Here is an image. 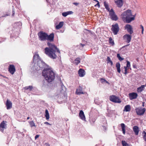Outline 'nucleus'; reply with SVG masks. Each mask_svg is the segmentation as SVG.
Segmentation results:
<instances>
[{
  "label": "nucleus",
  "mask_w": 146,
  "mask_h": 146,
  "mask_svg": "<svg viewBox=\"0 0 146 146\" xmlns=\"http://www.w3.org/2000/svg\"><path fill=\"white\" fill-rule=\"evenodd\" d=\"M79 3H76V2H74L73 3V4L75 5L76 6H77L79 4Z\"/></svg>",
  "instance_id": "864d4df0"
},
{
  "label": "nucleus",
  "mask_w": 146,
  "mask_h": 146,
  "mask_svg": "<svg viewBox=\"0 0 146 146\" xmlns=\"http://www.w3.org/2000/svg\"><path fill=\"white\" fill-rule=\"evenodd\" d=\"M25 89L26 90H28V89H29V87H28V86H26V87H25Z\"/></svg>",
  "instance_id": "13d9d810"
},
{
  "label": "nucleus",
  "mask_w": 146,
  "mask_h": 146,
  "mask_svg": "<svg viewBox=\"0 0 146 146\" xmlns=\"http://www.w3.org/2000/svg\"><path fill=\"white\" fill-rule=\"evenodd\" d=\"M131 110V106L130 105H127L125 106L124 108L123 111L126 112L129 111Z\"/></svg>",
  "instance_id": "4be33fe9"
},
{
  "label": "nucleus",
  "mask_w": 146,
  "mask_h": 146,
  "mask_svg": "<svg viewBox=\"0 0 146 146\" xmlns=\"http://www.w3.org/2000/svg\"><path fill=\"white\" fill-rule=\"evenodd\" d=\"M47 35L46 40L49 41L50 42H53L54 41V33H52L49 35H48L47 34Z\"/></svg>",
  "instance_id": "4468645a"
},
{
  "label": "nucleus",
  "mask_w": 146,
  "mask_h": 146,
  "mask_svg": "<svg viewBox=\"0 0 146 146\" xmlns=\"http://www.w3.org/2000/svg\"><path fill=\"white\" fill-rule=\"evenodd\" d=\"M109 15L111 17V19L115 21H116L118 19L117 16L115 14V13L113 9H111L109 13Z\"/></svg>",
  "instance_id": "6e6552de"
},
{
  "label": "nucleus",
  "mask_w": 146,
  "mask_h": 146,
  "mask_svg": "<svg viewBox=\"0 0 146 146\" xmlns=\"http://www.w3.org/2000/svg\"><path fill=\"white\" fill-rule=\"evenodd\" d=\"M29 124L31 127H35V125L33 121H31L29 122Z\"/></svg>",
  "instance_id": "ea45409f"
},
{
  "label": "nucleus",
  "mask_w": 146,
  "mask_h": 146,
  "mask_svg": "<svg viewBox=\"0 0 146 146\" xmlns=\"http://www.w3.org/2000/svg\"><path fill=\"white\" fill-rule=\"evenodd\" d=\"M117 56L119 60L120 61L124 59L123 58L121 57L120 56V54H117Z\"/></svg>",
  "instance_id": "58836bf2"
},
{
  "label": "nucleus",
  "mask_w": 146,
  "mask_h": 146,
  "mask_svg": "<svg viewBox=\"0 0 146 146\" xmlns=\"http://www.w3.org/2000/svg\"><path fill=\"white\" fill-rule=\"evenodd\" d=\"M109 100L110 101L115 103H120L121 102L118 97L113 95L109 96Z\"/></svg>",
  "instance_id": "0eeeda50"
},
{
  "label": "nucleus",
  "mask_w": 146,
  "mask_h": 146,
  "mask_svg": "<svg viewBox=\"0 0 146 146\" xmlns=\"http://www.w3.org/2000/svg\"><path fill=\"white\" fill-rule=\"evenodd\" d=\"M142 98L144 101H146V95L145 96H143Z\"/></svg>",
  "instance_id": "603ef678"
},
{
  "label": "nucleus",
  "mask_w": 146,
  "mask_h": 146,
  "mask_svg": "<svg viewBox=\"0 0 146 146\" xmlns=\"http://www.w3.org/2000/svg\"><path fill=\"white\" fill-rule=\"evenodd\" d=\"M84 30L85 31H86L87 32H85V33L87 34L88 33H90L92 35V32L90 30L87 29H84Z\"/></svg>",
  "instance_id": "4c0bfd02"
},
{
  "label": "nucleus",
  "mask_w": 146,
  "mask_h": 146,
  "mask_svg": "<svg viewBox=\"0 0 146 146\" xmlns=\"http://www.w3.org/2000/svg\"><path fill=\"white\" fill-rule=\"evenodd\" d=\"M120 64H116L117 71L119 73H120L121 71V70L120 68Z\"/></svg>",
  "instance_id": "72a5a7b5"
},
{
  "label": "nucleus",
  "mask_w": 146,
  "mask_h": 146,
  "mask_svg": "<svg viewBox=\"0 0 146 146\" xmlns=\"http://www.w3.org/2000/svg\"><path fill=\"white\" fill-rule=\"evenodd\" d=\"M133 66L134 68H136V66L135 64H133Z\"/></svg>",
  "instance_id": "052dcab7"
},
{
  "label": "nucleus",
  "mask_w": 146,
  "mask_h": 146,
  "mask_svg": "<svg viewBox=\"0 0 146 146\" xmlns=\"http://www.w3.org/2000/svg\"><path fill=\"white\" fill-rule=\"evenodd\" d=\"M125 29H127L128 32L130 35H131L133 32V28L131 25L129 24H127L125 26Z\"/></svg>",
  "instance_id": "9b49d317"
},
{
  "label": "nucleus",
  "mask_w": 146,
  "mask_h": 146,
  "mask_svg": "<svg viewBox=\"0 0 146 146\" xmlns=\"http://www.w3.org/2000/svg\"><path fill=\"white\" fill-rule=\"evenodd\" d=\"M80 118L83 120H85L86 118L84 112L82 110H80L79 113Z\"/></svg>",
  "instance_id": "a211bd4d"
},
{
  "label": "nucleus",
  "mask_w": 146,
  "mask_h": 146,
  "mask_svg": "<svg viewBox=\"0 0 146 146\" xmlns=\"http://www.w3.org/2000/svg\"><path fill=\"white\" fill-rule=\"evenodd\" d=\"M28 87H29V89L30 91H31L33 88V87L32 86H28Z\"/></svg>",
  "instance_id": "de8ad7c7"
},
{
  "label": "nucleus",
  "mask_w": 146,
  "mask_h": 146,
  "mask_svg": "<svg viewBox=\"0 0 146 146\" xmlns=\"http://www.w3.org/2000/svg\"><path fill=\"white\" fill-rule=\"evenodd\" d=\"M136 60L137 62H139V58H137Z\"/></svg>",
  "instance_id": "69168bd1"
},
{
  "label": "nucleus",
  "mask_w": 146,
  "mask_h": 146,
  "mask_svg": "<svg viewBox=\"0 0 146 146\" xmlns=\"http://www.w3.org/2000/svg\"><path fill=\"white\" fill-rule=\"evenodd\" d=\"M6 125L5 124L4 121H2L0 124V130L3 132L4 129L5 128Z\"/></svg>",
  "instance_id": "aec40b11"
},
{
  "label": "nucleus",
  "mask_w": 146,
  "mask_h": 146,
  "mask_svg": "<svg viewBox=\"0 0 146 146\" xmlns=\"http://www.w3.org/2000/svg\"><path fill=\"white\" fill-rule=\"evenodd\" d=\"M45 145L46 146H50L49 144L48 143H45Z\"/></svg>",
  "instance_id": "bf43d9fd"
},
{
  "label": "nucleus",
  "mask_w": 146,
  "mask_h": 146,
  "mask_svg": "<svg viewBox=\"0 0 146 146\" xmlns=\"http://www.w3.org/2000/svg\"><path fill=\"white\" fill-rule=\"evenodd\" d=\"M136 15V14L133 15L131 10L128 9L123 12L121 16L124 22L129 23L135 20Z\"/></svg>",
  "instance_id": "f03ea898"
},
{
  "label": "nucleus",
  "mask_w": 146,
  "mask_h": 146,
  "mask_svg": "<svg viewBox=\"0 0 146 146\" xmlns=\"http://www.w3.org/2000/svg\"><path fill=\"white\" fill-rule=\"evenodd\" d=\"M33 63L34 64H46L40 58L37 52H35L34 54L33 58Z\"/></svg>",
  "instance_id": "20e7f679"
},
{
  "label": "nucleus",
  "mask_w": 146,
  "mask_h": 146,
  "mask_svg": "<svg viewBox=\"0 0 146 146\" xmlns=\"http://www.w3.org/2000/svg\"><path fill=\"white\" fill-rule=\"evenodd\" d=\"M121 144L123 146H129V144L127 143L126 141L122 140L121 141Z\"/></svg>",
  "instance_id": "f704fd0d"
},
{
  "label": "nucleus",
  "mask_w": 146,
  "mask_h": 146,
  "mask_svg": "<svg viewBox=\"0 0 146 146\" xmlns=\"http://www.w3.org/2000/svg\"><path fill=\"white\" fill-rule=\"evenodd\" d=\"M131 35L127 34L124 35L123 36V39L126 40V42L127 43H129L131 41L132 38V36Z\"/></svg>",
  "instance_id": "ddd939ff"
},
{
  "label": "nucleus",
  "mask_w": 146,
  "mask_h": 146,
  "mask_svg": "<svg viewBox=\"0 0 146 146\" xmlns=\"http://www.w3.org/2000/svg\"><path fill=\"white\" fill-rule=\"evenodd\" d=\"M111 29L114 35H117L119 30V27L118 24L116 23L115 24L112 25Z\"/></svg>",
  "instance_id": "423d86ee"
},
{
  "label": "nucleus",
  "mask_w": 146,
  "mask_h": 146,
  "mask_svg": "<svg viewBox=\"0 0 146 146\" xmlns=\"http://www.w3.org/2000/svg\"><path fill=\"white\" fill-rule=\"evenodd\" d=\"M121 126V127L122 131L123 133L125 134V124L123 123H121L120 124Z\"/></svg>",
  "instance_id": "5701e85b"
},
{
  "label": "nucleus",
  "mask_w": 146,
  "mask_h": 146,
  "mask_svg": "<svg viewBox=\"0 0 146 146\" xmlns=\"http://www.w3.org/2000/svg\"><path fill=\"white\" fill-rule=\"evenodd\" d=\"M5 105L7 110L10 109L12 108V103L8 99L7 100Z\"/></svg>",
  "instance_id": "dca6fc26"
},
{
  "label": "nucleus",
  "mask_w": 146,
  "mask_h": 146,
  "mask_svg": "<svg viewBox=\"0 0 146 146\" xmlns=\"http://www.w3.org/2000/svg\"><path fill=\"white\" fill-rule=\"evenodd\" d=\"M129 45V44H127V45H125V46H123V47H122V48H123L125 47V46H128Z\"/></svg>",
  "instance_id": "680f3d73"
},
{
  "label": "nucleus",
  "mask_w": 146,
  "mask_h": 146,
  "mask_svg": "<svg viewBox=\"0 0 146 146\" xmlns=\"http://www.w3.org/2000/svg\"><path fill=\"white\" fill-rule=\"evenodd\" d=\"M85 45V44L80 43V44L79 45V46H80V47L81 46L82 47V48H83L84 46Z\"/></svg>",
  "instance_id": "3c124183"
},
{
  "label": "nucleus",
  "mask_w": 146,
  "mask_h": 146,
  "mask_svg": "<svg viewBox=\"0 0 146 146\" xmlns=\"http://www.w3.org/2000/svg\"><path fill=\"white\" fill-rule=\"evenodd\" d=\"M115 2L117 6L119 8H121L123 5V0H117V1H115Z\"/></svg>",
  "instance_id": "6ab92c4d"
},
{
  "label": "nucleus",
  "mask_w": 146,
  "mask_h": 146,
  "mask_svg": "<svg viewBox=\"0 0 146 146\" xmlns=\"http://www.w3.org/2000/svg\"><path fill=\"white\" fill-rule=\"evenodd\" d=\"M127 66L126 67L124 66L123 67H122L121 68V71L123 74L125 75L126 74L129 72L128 70L129 69H130V64H126Z\"/></svg>",
  "instance_id": "9d476101"
},
{
  "label": "nucleus",
  "mask_w": 146,
  "mask_h": 146,
  "mask_svg": "<svg viewBox=\"0 0 146 146\" xmlns=\"http://www.w3.org/2000/svg\"><path fill=\"white\" fill-rule=\"evenodd\" d=\"M102 129L104 131H106L107 129V127H106V126L102 125Z\"/></svg>",
  "instance_id": "c03bdc74"
},
{
  "label": "nucleus",
  "mask_w": 146,
  "mask_h": 146,
  "mask_svg": "<svg viewBox=\"0 0 146 146\" xmlns=\"http://www.w3.org/2000/svg\"><path fill=\"white\" fill-rule=\"evenodd\" d=\"M101 81L102 82H106V83H108V81H106L105 79L103 78H102L101 79Z\"/></svg>",
  "instance_id": "8fccbe9b"
},
{
  "label": "nucleus",
  "mask_w": 146,
  "mask_h": 146,
  "mask_svg": "<svg viewBox=\"0 0 146 146\" xmlns=\"http://www.w3.org/2000/svg\"><path fill=\"white\" fill-rule=\"evenodd\" d=\"M5 39V38H3L1 41H0V43L2 42H3L4 41Z\"/></svg>",
  "instance_id": "6e6d98bb"
},
{
  "label": "nucleus",
  "mask_w": 146,
  "mask_h": 146,
  "mask_svg": "<svg viewBox=\"0 0 146 146\" xmlns=\"http://www.w3.org/2000/svg\"><path fill=\"white\" fill-rule=\"evenodd\" d=\"M64 23V22H60L59 24L57 25L56 26V29H58L60 28L63 25Z\"/></svg>",
  "instance_id": "393cba45"
},
{
  "label": "nucleus",
  "mask_w": 146,
  "mask_h": 146,
  "mask_svg": "<svg viewBox=\"0 0 146 146\" xmlns=\"http://www.w3.org/2000/svg\"><path fill=\"white\" fill-rule=\"evenodd\" d=\"M42 75L45 77L46 80L48 82L52 81L55 77L54 72L48 68L44 69L43 70Z\"/></svg>",
  "instance_id": "7ed1b4c3"
},
{
  "label": "nucleus",
  "mask_w": 146,
  "mask_h": 146,
  "mask_svg": "<svg viewBox=\"0 0 146 146\" xmlns=\"http://www.w3.org/2000/svg\"><path fill=\"white\" fill-rule=\"evenodd\" d=\"M145 85H142L140 87L137 88V92H141L142 91L144 88Z\"/></svg>",
  "instance_id": "b1692460"
},
{
  "label": "nucleus",
  "mask_w": 146,
  "mask_h": 146,
  "mask_svg": "<svg viewBox=\"0 0 146 146\" xmlns=\"http://www.w3.org/2000/svg\"><path fill=\"white\" fill-rule=\"evenodd\" d=\"M81 59L80 58L78 57L76 58L74 60V63L75 64H78L80 62Z\"/></svg>",
  "instance_id": "7c9ffc66"
},
{
  "label": "nucleus",
  "mask_w": 146,
  "mask_h": 146,
  "mask_svg": "<svg viewBox=\"0 0 146 146\" xmlns=\"http://www.w3.org/2000/svg\"><path fill=\"white\" fill-rule=\"evenodd\" d=\"M112 111L109 110V108H107V112L106 113L107 116L108 117H110L111 115Z\"/></svg>",
  "instance_id": "cd10ccee"
},
{
  "label": "nucleus",
  "mask_w": 146,
  "mask_h": 146,
  "mask_svg": "<svg viewBox=\"0 0 146 146\" xmlns=\"http://www.w3.org/2000/svg\"><path fill=\"white\" fill-rule=\"evenodd\" d=\"M47 33L43 31H40L37 34L38 39L41 41L46 40Z\"/></svg>",
  "instance_id": "39448f33"
},
{
  "label": "nucleus",
  "mask_w": 146,
  "mask_h": 146,
  "mask_svg": "<svg viewBox=\"0 0 146 146\" xmlns=\"http://www.w3.org/2000/svg\"><path fill=\"white\" fill-rule=\"evenodd\" d=\"M8 71L12 75L14 74L16 71L15 66L13 64H10L8 67Z\"/></svg>",
  "instance_id": "f8f14e48"
},
{
  "label": "nucleus",
  "mask_w": 146,
  "mask_h": 146,
  "mask_svg": "<svg viewBox=\"0 0 146 146\" xmlns=\"http://www.w3.org/2000/svg\"><path fill=\"white\" fill-rule=\"evenodd\" d=\"M107 63H110V64H113L112 61L111 60L109 56H108L107 59Z\"/></svg>",
  "instance_id": "c9c22d12"
},
{
  "label": "nucleus",
  "mask_w": 146,
  "mask_h": 146,
  "mask_svg": "<svg viewBox=\"0 0 146 146\" xmlns=\"http://www.w3.org/2000/svg\"><path fill=\"white\" fill-rule=\"evenodd\" d=\"M94 1H96L97 3H98V2H99V1H98L97 0H94Z\"/></svg>",
  "instance_id": "0e129e2a"
},
{
  "label": "nucleus",
  "mask_w": 146,
  "mask_h": 146,
  "mask_svg": "<svg viewBox=\"0 0 146 146\" xmlns=\"http://www.w3.org/2000/svg\"><path fill=\"white\" fill-rule=\"evenodd\" d=\"M45 117L46 120H48L49 118V115L48 112V111L47 110H46L45 111Z\"/></svg>",
  "instance_id": "c756f323"
},
{
  "label": "nucleus",
  "mask_w": 146,
  "mask_h": 146,
  "mask_svg": "<svg viewBox=\"0 0 146 146\" xmlns=\"http://www.w3.org/2000/svg\"><path fill=\"white\" fill-rule=\"evenodd\" d=\"M62 15L64 17V12H63L62 13Z\"/></svg>",
  "instance_id": "774afa93"
},
{
  "label": "nucleus",
  "mask_w": 146,
  "mask_h": 146,
  "mask_svg": "<svg viewBox=\"0 0 146 146\" xmlns=\"http://www.w3.org/2000/svg\"><path fill=\"white\" fill-rule=\"evenodd\" d=\"M144 102H143L142 106H143V107H144Z\"/></svg>",
  "instance_id": "338daca9"
},
{
  "label": "nucleus",
  "mask_w": 146,
  "mask_h": 146,
  "mask_svg": "<svg viewBox=\"0 0 146 146\" xmlns=\"http://www.w3.org/2000/svg\"><path fill=\"white\" fill-rule=\"evenodd\" d=\"M76 93L77 94H83L84 92L82 90L81 87H79V90L77 89L76 90Z\"/></svg>",
  "instance_id": "c85d7f7f"
},
{
  "label": "nucleus",
  "mask_w": 146,
  "mask_h": 146,
  "mask_svg": "<svg viewBox=\"0 0 146 146\" xmlns=\"http://www.w3.org/2000/svg\"><path fill=\"white\" fill-rule=\"evenodd\" d=\"M17 37V36H13L12 34L11 35V36H10L11 38H16Z\"/></svg>",
  "instance_id": "a18cd8bd"
},
{
  "label": "nucleus",
  "mask_w": 146,
  "mask_h": 146,
  "mask_svg": "<svg viewBox=\"0 0 146 146\" xmlns=\"http://www.w3.org/2000/svg\"><path fill=\"white\" fill-rule=\"evenodd\" d=\"M109 42L112 46H113L115 44L114 40L111 37H110L109 38Z\"/></svg>",
  "instance_id": "a878e982"
},
{
  "label": "nucleus",
  "mask_w": 146,
  "mask_h": 146,
  "mask_svg": "<svg viewBox=\"0 0 146 146\" xmlns=\"http://www.w3.org/2000/svg\"><path fill=\"white\" fill-rule=\"evenodd\" d=\"M140 28L141 29V33L143 34L144 30V27L143 25H140Z\"/></svg>",
  "instance_id": "37998d69"
},
{
  "label": "nucleus",
  "mask_w": 146,
  "mask_h": 146,
  "mask_svg": "<svg viewBox=\"0 0 146 146\" xmlns=\"http://www.w3.org/2000/svg\"><path fill=\"white\" fill-rule=\"evenodd\" d=\"M73 12L72 11H69L64 12V17H66L68 15L72 14Z\"/></svg>",
  "instance_id": "2f4dec72"
},
{
  "label": "nucleus",
  "mask_w": 146,
  "mask_h": 146,
  "mask_svg": "<svg viewBox=\"0 0 146 146\" xmlns=\"http://www.w3.org/2000/svg\"><path fill=\"white\" fill-rule=\"evenodd\" d=\"M97 6H98V8L100 7V5L99 3V2H98V3H97V4L95 5V7H96Z\"/></svg>",
  "instance_id": "49530a36"
},
{
  "label": "nucleus",
  "mask_w": 146,
  "mask_h": 146,
  "mask_svg": "<svg viewBox=\"0 0 146 146\" xmlns=\"http://www.w3.org/2000/svg\"><path fill=\"white\" fill-rule=\"evenodd\" d=\"M15 24L18 26L19 28H21L22 26V23L21 22H18L16 23H15Z\"/></svg>",
  "instance_id": "a19ab883"
},
{
  "label": "nucleus",
  "mask_w": 146,
  "mask_h": 146,
  "mask_svg": "<svg viewBox=\"0 0 146 146\" xmlns=\"http://www.w3.org/2000/svg\"><path fill=\"white\" fill-rule=\"evenodd\" d=\"M47 44L48 47H46L45 48V54L50 58L53 59H55L57 57L55 54L56 52H57L59 53H60V50L54 44L48 42L47 43Z\"/></svg>",
  "instance_id": "f257e3e1"
},
{
  "label": "nucleus",
  "mask_w": 146,
  "mask_h": 146,
  "mask_svg": "<svg viewBox=\"0 0 146 146\" xmlns=\"http://www.w3.org/2000/svg\"><path fill=\"white\" fill-rule=\"evenodd\" d=\"M137 114L138 115H142L145 113L146 109L145 108H137L135 109Z\"/></svg>",
  "instance_id": "1a4fd4ad"
},
{
  "label": "nucleus",
  "mask_w": 146,
  "mask_h": 146,
  "mask_svg": "<svg viewBox=\"0 0 146 146\" xmlns=\"http://www.w3.org/2000/svg\"><path fill=\"white\" fill-rule=\"evenodd\" d=\"M85 71L84 69L80 68L78 71V73L80 77H83L85 74Z\"/></svg>",
  "instance_id": "f3484780"
},
{
  "label": "nucleus",
  "mask_w": 146,
  "mask_h": 146,
  "mask_svg": "<svg viewBox=\"0 0 146 146\" xmlns=\"http://www.w3.org/2000/svg\"><path fill=\"white\" fill-rule=\"evenodd\" d=\"M39 135H36L35 136V139H36L38 138L39 137Z\"/></svg>",
  "instance_id": "5fc2aeb1"
},
{
  "label": "nucleus",
  "mask_w": 146,
  "mask_h": 146,
  "mask_svg": "<svg viewBox=\"0 0 146 146\" xmlns=\"http://www.w3.org/2000/svg\"><path fill=\"white\" fill-rule=\"evenodd\" d=\"M142 134L143 135V138L145 141H146V132L145 131H143L142 132Z\"/></svg>",
  "instance_id": "e433bc0d"
},
{
  "label": "nucleus",
  "mask_w": 146,
  "mask_h": 146,
  "mask_svg": "<svg viewBox=\"0 0 146 146\" xmlns=\"http://www.w3.org/2000/svg\"><path fill=\"white\" fill-rule=\"evenodd\" d=\"M12 16H14V15H15V12L14 9V8H13L12 9Z\"/></svg>",
  "instance_id": "09e8293b"
},
{
  "label": "nucleus",
  "mask_w": 146,
  "mask_h": 146,
  "mask_svg": "<svg viewBox=\"0 0 146 146\" xmlns=\"http://www.w3.org/2000/svg\"><path fill=\"white\" fill-rule=\"evenodd\" d=\"M129 97L131 100L136 99L138 96L137 94L135 92L129 93Z\"/></svg>",
  "instance_id": "2eb2a0df"
},
{
  "label": "nucleus",
  "mask_w": 146,
  "mask_h": 146,
  "mask_svg": "<svg viewBox=\"0 0 146 146\" xmlns=\"http://www.w3.org/2000/svg\"><path fill=\"white\" fill-rule=\"evenodd\" d=\"M133 130L134 132L136 135H138L139 131V129L138 126H135L133 127Z\"/></svg>",
  "instance_id": "412c9836"
},
{
  "label": "nucleus",
  "mask_w": 146,
  "mask_h": 146,
  "mask_svg": "<svg viewBox=\"0 0 146 146\" xmlns=\"http://www.w3.org/2000/svg\"><path fill=\"white\" fill-rule=\"evenodd\" d=\"M127 64H130V62L129 61H127Z\"/></svg>",
  "instance_id": "e2e57ef3"
},
{
  "label": "nucleus",
  "mask_w": 146,
  "mask_h": 146,
  "mask_svg": "<svg viewBox=\"0 0 146 146\" xmlns=\"http://www.w3.org/2000/svg\"><path fill=\"white\" fill-rule=\"evenodd\" d=\"M10 15V13H4L2 17H5L6 16H9Z\"/></svg>",
  "instance_id": "79ce46f5"
},
{
  "label": "nucleus",
  "mask_w": 146,
  "mask_h": 146,
  "mask_svg": "<svg viewBox=\"0 0 146 146\" xmlns=\"http://www.w3.org/2000/svg\"><path fill=\"white\" fill-rule=\"evenodd\" d=\"M96 120V119L95 118H92L90 119V122L91 124L93 125H94Z\"/></svg>",
  "instance_id": "473e14b6"
},
{
  "label": "nucleus",
  "mask_w": 146,
  "mask_h": 146,
  "mask_svg": "<svg viewBox=\"0 0 146 146\" xmlns=\"http://www.w3.org/2000/svg\"><path fill=\"white\" fill-rule=\"evenodd\" d=\"M104 5L106 9L108 11H109V13H110V9L109 8V6L108 4L107 3L106 1H104Z\"/></svg>",
  "instance_id": "bb28decb"
},
{
  "label": "nucleus",
  "mask_w": 146,
  "mask_h": 146,
  "mask_svg": "<svg viewBox=\"0 0 146 146\" xmlns=\"http://www.w3.org/2000/svg\"><path fill=\"white\" fill-rule=\"evenodd\" d=\"M44 124H46V125H50L49 123L47 122H44Z\"/></svg>",
  "instance_id": "4d7b16f0"
}]
</instances>
